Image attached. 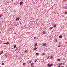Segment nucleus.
I'll return each instance as SVG.
<instances>
[{"instance_id": "nucleus-1", "label": "nucleus", "mask_w": 67, "mask_h": 67, "mask_svg": "<svg viewBox=\"0 0 67 67\" xmlns=\"http://www.w3.org/2000/svg\"><path fill=\"white\" fill-rule=\"evenodd\" d=\"M34 64V63H31V67H34V65H33Z\"/></svg>"}, {"instance_id": "nucleus-2", "label": "nucleus", "mask_w": 67, "mask_h": 67, "mask_svg": "<svg viewBox=\"0 0 67 67\" xmlns=\"http://www.w3.org/2000/svg\"><path fill=\"white\" fill-rule=\"evenodd\" d=\"M42 46H45L46 45V43H43L42 44Z\"/></svg>"}, {"instance_id": "nucleus-3", "label": "nucleus", "mask_w": 67, "mask_h": 67, "mask_svg": "<svg viewBox=\"0 0 67 67\" xmlns=\"http://www.w3.org/2000/svg\"><path fill=\"white\" fill-rule=\"evenodd\" d=\"M20 19V18L19 17H17L16 19V21H18V20H19Z\"/></svg>"}, {"instance_id": "nucleus-4", "label": "nucleus", "mask_w": 67, "mask_h": 67, "mask_svg": "<svg viewBox=\"0 0 67 67\" xmlns=\"http://www.w3.org/2000/svg\"><path fill=\"white\" fill-rule=\"evenodd\" d=\"M4 45H5V44H9V43L7 42L6 43H3Z\"/></svg>"}, {"instance_id": "nucleus-5", "label": "nucleus", "mask_w": 67, "mask_h": 67, "mask_svg": "<svg viewBox=\"0 0 67 67\" xmlns=\"http://www.w3.org/2000/svg\"><path fill=\"white\" fill-rule=\"evenodd\" d=\"M36 49H37V47L34 48V51H36Z\"/></svg>"}, {"instance_id": "nucleus-6", "label": "nucleus", "mask_w": 67, "mask_h": 67, "mask_svg": "<svg viewBox=\"0 0 67 67\" xmlns=\"http://www.w3.org/2000/svg\"><path fill=\"white\" fill-rule=\"evenodd\" d=\"M61 60H60V59L59 58L58 59H57V61H58V62H60Z\"/></svg>"}, {"instance_id": "nucleus-7", "label": "nucleus", "mask_w": 67, "mask_h": 67, "mask_svg": "<svg viewBox=\"0 0 67 67\" xmlns=\"http://www.w3.org/2000/svg\"><path fill=\"white\" fill-rule=\"evenodd\" d=\"M22 4H23V2H20V5H21Z\"/></svg>"}, {"instance_id": "nucleus-8", "label": "nucleus", "mask_w": 67, "mask_h": 67, "mask_svg": "<svg viewBox=\"0 0 67 67\" xmlns=\"http://www.w3.org/2000/svg\"><path fill=\"white\" fill-rule=\"evenodd\" d=\"M26 65V63H24L23 64V66H24V65Z\"/></svg>"}, {"instance_id": "nucleus-9", "label": "nucleus", "mask_w": 67, "mask_h": 67, "mask_svg": "<svg viewBox=\"0 0 67 67\" xmlns=\"http://www.w3.org/2000/svg\"><path fill=\"white\" fill-rule=\"evenodd\" d=\"M53 56H52L50 57V59H53Z\"/></svg>"}, {"instance_id": "nucleus-10", "label": "nucleus", "mask_w": 67, "mask_h": 67, "mask_svg": "<svg viewBox=\"0 0 67 67\" xmlns=\"http://www.w3.org/2000/svg\"><path fill=\"white\" fill-rule=\"evenodd\" d=\"M62 37V36H60L59 37V38H61Z\"/></svg>"}, {"instance_id": "nucleus-11", "label": "nucleus", "mask_w": 67, "mask_h": 67, "mask_svg": "<svg viewBox=\"0 0 67 67\" xmlns=\"http://www.w3.org/2000/svg\"><path fill=\"white\" fill-rule=\"evenodd\" d=\"M16 45H15L14 46V48H16Z\"/></svg>"}, {"instance_id": "nucleus-12", "label": "nucleus", "mask_w": 67, "mask_h": 67, "mask_svg": "<svg viewBox=\"0 0 67 67\" xmlns=\"http://www.w3.org/2000/svg\"><path fill=\"white\" fill-rule=\"evenodd\" d=\"M5 56H6V57H7V56H8V55H7V54H5Z\"/></svg>"}, {"instance_id": "nucleus-13", "label": "nucleus", "mask_w": 67, "mask_h": 67, "mask_svg": "<svg viewBox=\"0 0 67 67\" xmlns=\"http://www.w3.org/2000/svg\"><path fill=\"white\" fill-rule=\"evenodd\" d=\"M63 65V63H61L59 64V66H61V65Z\"/></svg>"}, {"instance_id": "nucleus-14", "label": "nucleus", "mask_w": 67, "mask_h": 67, "mask_svg": "<svg viewBox=\"0 0 67 67\" xmlns=\"http://www.w3.org/2000/svg\"><path fill=\"white\" fill-rule=\"evenodd\" d=\"M37 43H36L34 45L35 46H37Z\"/></svg>"}, {"instance_id": "nucleus-15", "label": "nucleus", "mask_w": 67, "mask_h": 67, "mask_svg": "<svg viewBox=\"0 0 67 67\" xmlns=\"http://www.w3.org/2000/svg\"><path fill=\"white\" fill-rule=\"evenodd\" d=\"M53 28V27H51L50 28V30H52Z\"/></svg>"}, {"instance_id": "nucleus-16", "label": "nucleus", "mask_w": 67, "mask_h": 67, "mask_svg": "<svg viewBox=\"0 0 67 67\" xmlns=\"http://www.w3.org/2000/svg\"><path fill=\"white\" fill-rule=\"evenodd\" d=\"M3 53V51H1L0 54H2V53Z\"/></svg>"}, {"instance_id": "nucleus-17", "label": "nucleus", "mask_w": 67, "mask_h": 67, "mask_svg": "<svg viewBox=\"0 0 67 67\" xmlns=\"http://www.w3.org/2000/svg\"><path fill=\"white\" fill-rule=\"evenodd\" d=\"M45 31H44L43 32V34H45Z\"/></svg>"}, {"instance_id": "nucleus-18", "label": "nucleus", "mask_w": 67, "mask_h": 67, "mask_svg": "<svg viewBox=\"0 0 67 67\" xmlns=\"http://www.w3.org/2000/svg\"><path fill=\"white\" fill-rule=\"evenodd\" d=\"M25 53H27V50H26L24 51Z\"/></svg>"}, {"instance_id": "nucleus-19", "label": "nucleus", "mask_w": 67, "mask_h": 67, "mask_svg": "<svg viewBox=\"0 0 67 67\" xmlns=\"http://www.w3.org/2000/svg\"><path fill=\"white\" fill-rule=\"evenodd\" d=\"M56 25L55 24V25H54V26L53 27H56Z\"/></svg>"}, {"instance_id": "nucleus-20", "label": "nucleus", "mask_w": 67, "mask_h": 67, "mask_svg": "<svg viewBox=\"0 0 67 67\" xmlns=\"http://www.w3.org/2000/svg\"><path fill=\"white\" fill-rule=\"evenodd\" d=\"M32 63V61H30L29 62L28 64H30V63Z\"/></svg>"}, {"instance_id": "nucleus-21", "label": "nucleus", "mask_w": 67, "mask_h": 67, "mask_svg": "<svg viewBox=\"0 0 67 67\" xmlns=\"http://www.w3.org/2000/svg\"><path fill=\"white\" fill-rule=\"evenodd\" d=\"M36 55H39V53H36Z\"/></svg>"}, {"instance_id": "nucleus-22", "label": "nucleus", "mask_w": 67, "mask_h": 67, "mask_svg": "<svg viewBox=\"0 0 67 67\" xmlns=\"http://www.w3.org/2000/svg\"><path fill=\"white\" fill-rule=\"evenodd\" d=\"M3 16V15L2 14H1V15H0V17H1V16L2 17Z\"/></svg>"}, {"instance_id": "nucleus-23", "label": "nucleus", "mask_w": 67, "mask_h": 67, "mask_svg": "<svg viewBox=\"0 0 67 67\" xmlns=\"http://www.w3.org/2000/svg\"><path fill=\"white\" fill-rule=\"evenodd\" d=\"M37 60L36 59L35 60V62H37Z\"/></svg>"}, {"instance_id": "nucleus-24", "label": "nucleus", "mask_w": 67, "mask_h": 67, "mask_svg": "<svg viewBox=\"0 0 67 67\" xmlns=\"http://www.w3.org/2000/svg\"><path fill=\"white\" fill-rule=\"evenodd\" d=\"M62 44V43L61 42H59V45H60Z\"/></svg>"}, {"instance_id": "nucleus-25", "label": "nucleus", "mask_w": 67, "mask_h": 67, "mask_svg": "<svg viewBox=\"0 0 67 67\" xmlns=\"http://www.w3.org/2000/svg\"><path fill=\"white\" fill-rule=\"evenodd\" d=\"M45 55V53H43L42 54V56H43V55Z\"/></svg>"}, {"instance_id": "nucleus-26", "label": "nucleus", "mask_w": 67, "mask_h": 67, "mask_svg": "<svg viewBox=\"0 0 67 67\" xmlns=\"http://www.w3.org/2000/svg\"><path fill=\"white\" fill-rule=\"evenodd\" d=\"M61 47V46L59 45L58 46V47Z\"/></svg>"}, {"instance_id": "nucleus-27", "label": "nucleus", "mask_w": 67, "mask_h": 67, "mask_svg": "<svg viewBox=\"0 0 67 67\" xmlns=\"http://www.w3.org/2000/svg\"><path fill=\"white\" fill-rule=\"evenodd\" d=\"M65 14H67V12L66 11L65 12Z\"/></svg>"}, {"instance_id": "nucleus-28", "label": "nucleus", "mask_w": 67, "mask_h": 67, "mask_svg": "<svg viewBox=\"0 0 67 67\" xmlns=\"http://www.w3.org/2000/svg\"><path fill=\"white\" fill-rule=\"evenodd\" d=\"M36 38V37H34V39H35Z\"/></svg>"}, {"instance_id": "nucleus-29", "label": "nucleus", "mask_w": 67, "mask_h": 67, "mask_svg": "<svg viewBox=\"0 0 67 67\" xmlns=\"http://www.w3.org/2000/svg\"><path fill=\"white\" fill-rule=\"evenodd\" d=\"M67 1V0H63V1H65V2H66Z\"/></svg>"}, {"instance_id": "nucleus-30", "label": "nucleus", "mask_w": 67, "mask_h": 67, "mask_svg": "<svg viewBox=\"0 0 67 67\" xmlns=\"http://www.w3.org/2000/svg\"><path fill=\"white\" fill-rule=\"evenodd\" d=\"M2 65H4V63H2Z\"/></svg>"}, {"instance_id": "nucleus-31", "label": "nucleus", "mask_w": 67, "mask_h": 67, "mask_svg": "<svg viewBox=\"0 0 67 67\" xmlns=\"http://www.w3.org/2000/svg\"><path fill=\"white\" fill-rule=\"evenodd\" d=\"M49 57H50L49 56L48 57L47 59H49Z\"/></svg>"}, {"instance_id": "nucleus-32", "label": "nucleus", "mask_w": 67, "mask_h": 67, "mask_svg": "<svg viewBox=\"0 0 67 67\" xmlns=\"http://www.w3.org/2000/svg\"><path fill=\"white\" fill-rule=\"evenodd\" d=\"M57 39H56L55 42H57Z\"/></svg>"}, {"instance_id": "nucleus-33", "label": "nucleus", "mask_w": 67, "mask_h": 67, "mask_svg": "<svg viewBox=\"0 0 67 67\" xmlns=\"http://www.w3.org/2000/svg\"><path fill=\"white\" fill-rule=\"evenodd\" d=\"M32 22H33V21H31L30 22V23H32Z\"/></svg>"}, {"instance_id": "nucleus-34", "label": "nucleus", "mask_w": 67, "mask_h": 67, "mask_svg": "<svg viewBox=\"0 0 67 67\" xmlns=\"http://www.w3.org/2000/svg\"><path fill=\"white\" fill-rule=\"evenodd\" d=\"M66 8L67 9V7H66Z\"/></svg>"}, {"instance_id": "nucleus-35", "label": "nucleus", "mask_w": 67, "mask_h": 67, "mask_svg": "<svg viewBox=\"0 0 67 67\" xmlns=\"http://www.w3.org/2000/svg\"><path fill=\"white\" fill-rule=\"evenodd\" d=\"M32 1H33V0H32Z\"/></svg>"}]
</instances>
